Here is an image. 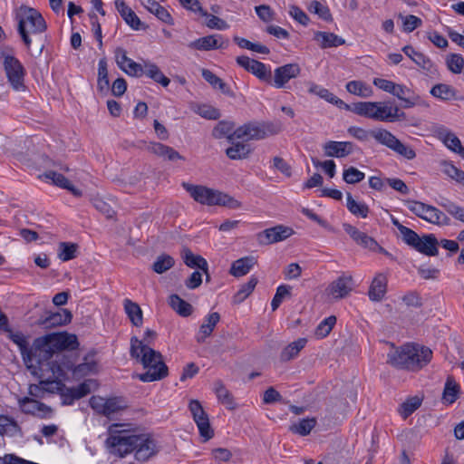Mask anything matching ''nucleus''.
Masks as SVG:
<instances>
[{"label":"nucleus","mask_w":464,"mask_h":464,"mask_svg":"<svg viewBox=\"0 0 464 464\" xmlns=\"http://www.w3.org/2000/svg\"><path fill=\"white\" fill-rule=\"evenodd\" d=\"M6 334L18 346L28 369L39 363L44 358L51 357L56 350H74L79 345L77 336L68 333L51 334L36 338L31 346L28 337L22 332H14L11 328H6Z\"/></svg>","instance_id":"obj_1"},{"label":"nucleus","mask_w":464,"mask_h":464,"mask_svg":"<svg viewBox=\"0 0 464 464\" xmlns=\"http://www.w3.org/2000/svg\"><path fill=\"white\" fill-rule=\"evenodd\" d=\"M17 31L31 56L38 58L45 46L43 34L47 25L42 14L34 8L20 6L15 13Z\"/></svg>","instance_id":"obj_2"},{"label":"nucleus","mask_w":464,"mask_h":464,"mask_svg":"<svg viewBox=\"0 0 464 464\" xmlns=\"http://www.w3.org/2000/svg\"><path fill=\"white\" fill-rule=\"evenodd\" d=\"M63 351H54L51 357L44 358L39 363L29 369L34 375L42 379L45 393H61L64 388L62 379L65 377L66 370L72 368V362Z\"/></svg>","instance_id":"obj_3"},{"label":"nucleus","mask_w":464,"mask_h":464,"mask_svg":"<svg viewBox=\"0 0 464 464\" xmlns=\"http://www.w3.org/2000/svg\"><path fill=\"white\" fill-rule=\"evenodd\" d=\"M130 353L147 370L138 375L141 382H151L161 380L168 375V367L162 360L161 353L150 348L136 336L130 339Z\"/></svg>","instance_id":"obj_4"},{"label":"nucleus","mask_w":464,"mask_h":464,"mask_svg":"<svg viewBox=\"0 0 464 464\" xmlns=\"http://www.w3.org/2000/svg\"><path fill=\"white\" fill-rule=\"evenodd\" d=\"M432 359V351L423 345L408 343L389 354V362L400 369L417 372Z\"/></svg>","instance_id":"obj_5"},{"label":"nucleus","mask_w":464,"mask_h":464,"mask_svg":"<svg viewBox=\"0 0 464 464\" xmlns=\"http://www.w3.org/2000/svg\"><path fill=\"white\" fill-rule=\"evenodd\" d=\"M182 187L197 202L208 206H224L236 209L241 207V203L227 194L209 188L202 185H193L183 182Z\"/></svg>","instance_id":"obj_6"},{"label":"nucleus","mask_w":464,"mask_h":464,"mask_svg":"<svg viewBox=\"0 0 464 464\" xmlns=\"http://www.w3.org/2000/svg\"><path fill=\"white\" fill-rule=\"evenodd\" d=\"M121 424L113 423L108 429L109 436L105 441L109 452L119 458H124L135 450L137 434L119 430Z\"/></svg>","instance_id":"obj_7"},{"label":"nucleus","mask_w":464,"mask_h":464,"mask_svg":"<svg viewBox=\"0 0 464 464\" xmlns=\"http://www.w3.org/2000/svg\"><path fill=\"white\" fill-rule=\"evenodd\" d=\"M282 130V123L279 121L262 123H246L229 136V140L236 139L263 140L269 136L276 135Z\"/></svg>","instance_id":"obj_8"},{"label":"nucleus","mask_w":464,"mask_h":464,"mask_svg":"<svg viewBox=\"0 0 464 464\" xmlns=\"http://www.w3.org/2000/svg\"><path fill=\"white\" fill-rule=\"evenodd\" d=\"M89 403L96 413L109 420H114L127 408V402L122 397L92 396Z\"/></svg>","instance_id":"obj_9"},{"label":"nucleus","mask_w":464,"mask_h":464,"mask_svg":"<svg viewBox=\"0 0 464 464\" xmlns=\"http://www.w3.org/2000/svg\"><path fill=\"white\" fill-rule=\"evenodd\" d=\"M407 208L417 217L438 226L450 225V218L439 208L414 200L406 201Z\"/></svg>","instance_id":"obj_10"},{"label":"nucleus","mask_w":464,"mask_h":464,"mask_svg":"<svg viewBox=\"0 0 464 464\" xmlns=\"http://www.w3.org/2000/svg\"><path fill=\"white\" fill-rule=\"evenodd\" d=\"M3 65L8 82L15 92H25V69L21 62L13 55H4Z\"/></svg>","instance_id":"obj_11"},{"label":"nucleus","mask_w":464,"mask_h":464,"mask_svg":"<svg viewBox=\"0 0 464 464\" xmlns=\"http://www.w3.org/2000/svg\"><path fill=\"white\" fill-rule=\"evenodd\" d=\"M404 242L425 256H436L439 254V241L434 234H425L420 237L413 231Z\"/></svg>","instance_id":"obj_12"},{"label":"nucleus","mask_w":464,"mask_h":464,"mask_svg":"<svg viewBox=\"0 0 464 464\" xmlns=\"http://www.w3.org/2000/svg\"><path fill=\"white\" fill-rule=\"evenodd\" d=\"M188 408L203 440L207 441L213 438L214 430L210 426L208 416L205 412L200 402L198 400H191L189 401Z\"/></svg>","instance_id":"obj_13"},{"label":"nucleus","mask_w":464,"mask_h":464,"mask_svg":"<svg viewBox=\"0 0 464 464\" xmlns=\"http://www.w3.org/2000/svg\"><path fill=\"white\" fill-rule=\"evenodd\" d=\"M135 443V459L139 461H146L155 456L159 451V445L150 434H137Z\"/></svg>","instance_id":"obj_14"},{"label":"nucleus","mask_w":464,"mask_h":464,"mask_svg":"<svg viewBox=\"0 0 464 464\" xmlns=\"http://www.w3.org/2000/svg\"><path fill=\"white\" fill-rule=\"evenodd\" d=\"M237 63L239 66L253 73L259 80L266 83H272L271 71L265 63L245 55L237 57Z\"/></svg>","instance_id":"obj_15"},{"label":"nucleus","mask_w":464,"mask_h":464,"mask_svg":"<svg viewBox=\"0 0 464 464\" xmlns=\"http://www.w3.org/2000/svg\"><path fill=\"white\" fill-rule=\"evenodd\" d=\"M294 234L291 227L278 225L265 229L256 235V239L260 245H270L283 241Z\"/></svg>","instance_id":"obj_16"},{"label":"nucleus","mask_w":464,"mask_h":464,"mask_svg":"<svg viewBox=\"0 0 464 464\" xmlns=\"http://www.w3.org/2000/svg\"><path fill=\"white\" fill-rule=\"evenodd\" d=\"M301 73V68L297 63H287L277 67L274 71L272 76V83L270 85L281 89L292 79L296 78Z\"/></svg>","instance_id":"obj_17"},{"label":"nucleus","mask_w":464,"mask_h":464,"mask_svg":"<svg viewBox=\"0 0 464 464\" xmlns=\"http://www.w3.org/2000/svg\"><path fill=\"white\" fill-rule=\"evenodd\" d=\"M115 59L117 65L128 75L132 77H140L143 75V65L129 58L123 48L119 47L116 49Z\"/></svg>","instance_id":"obj_18"},{"label":"nucleus","mask_w":464,"mask_h":464,"mask_svg":"<svg viewBox=\"0 0 464 464\" xmlns=\"http://www.w3.org/2000/svg\"><path fill=\"white\" fill-rule=\"evenodd\" d=\"M21 411L25 414H31L39 418L49 417L53 411L46 404L29 397L19 399Z\"/></svg>","instance_id":"obj_19"},{"label":"nucleus","mask_w":464,"mask_h":464,"mask_svg":"<svg viewBox=\"0 0 464 464\" xmlns=\"http://www.w3.org/2000/svg\"><path fill=\"white\" fill-rule=\"evenodd\" d=\"M72 314L68 309H60L55 313H46L44 316H41L37 324L44 328H52L62 326L69 324L72 321Z\"/></svg>","instance_id":"obj_20"},{"label":"nucleus","mask_w":464,"mask_h":464,"mask_svg":"<svg viewBox=\"0 0 464 464\" xmlns=\"http://www.w3.org/2000/svg\"><path fill=\"white\" fill-rule=\"evenodd\" d=\"M221 35H208L198 38L188 44L191 49L200 51H209L219 48H226L228 45V41H221Z\"/></svg>","instance_id":"obj_21"},{"label":"nucleus","mask_w":464,"mask_h":464,"mask_svg":"<svg viewBox=\"0 0 464 464\" xmlns=\"http://www.w3.org/2000/svg\"><path fill=\"white\" fill-rule=\"evenodd\" d=\"M354 150L353 143L350 141L330 140L324 145V155L327 157L344 158Z\"/></svg>","instance_id":"obj_22"},{"label":"nucleus","mask_w":464,"mask_h":464,"mask_svg":"<svg viewBox=\"0 0 464 464\" xmlns=\"http://www.w3.org/2000/svg\"><path fill=\"white\" fill-rule=\"evenodd\" d=\"M353 290L352 276H340L328 287V293L335 299L346 297Z\"/></svg>","instance_id":"obj_23"},{"label":"nucleus","mask_w":464,"mask_h":464,"mask_svg":"<svg viewBox=\"0 0 464 464\" xmlns=\"http://www.w3.org/2000/svg\"><path fill=\"white\" fill-rule=\"evenodd\" d=\"M148 151L169 161L184 160V157L181 156L173 148L167 146L160 142H150L147 147Z\"/></svg>","instance_id":"obj_24"},{"label":"nucleus","mask_w":464,"mask_h":464,"mask_svg":"<svg viewBox=\"0 0 464 464\" xmlns=\"http://www.w3.org/2000/svg\"><path fill=\"white\" fill-rule=\"evenodd\" d=\"M392 94L403 102L402 107L405 109L414 107L420 101V97L415 95L411 89L399 83H395L394 92Z\"/></svg>","instance_id":"obj_25"},{"label":"nucleus","mask_w":464,"mask_h":464,"mask_svg":"<svg viewBox=\"0 0 464 464\" xmlns=\"http://www.w3.org/2000/svg\"><path fill=\"white\" fill-rule=\"evenodd\" d=\"M387 291V277L383 274H378L373 280L369 288V297L372 301L379 302L381 301Z\"/></svg>","instance_id":"obj_26"},{"label":"nucleus","mask_w":464,"mask_h":464,"mask_svg":"<svg viewBox=\"0 0 464 464\" xmlns=\"http://www.w3.org/2000/svg\"><path fill=\"white\" fill-rule=\"evenodd\" d=\"M314 40L317 42L322 49L337 47L345 44V40L334 33L317 31L314 33Z\"/></svg>","instance_id":"obj_27"},{"label":"nucleus","mask_w":464,"mask_h":464,"mask_svg":"<svg viewBox=\"0 0 464 464\" xmlns=\"http://www.w3.org/2000/svg\"><path fill=\"white\" fill-rule=\"evenodd\" d=\"M181 257L187 266L191 267V268L198 267L200 270H202L205 274H208V262L201 256L195 255L189 248L185 247L181 251ZM207 276H208V275H207ZM207 278L208 279V276H207Z\"/></svg>","instance_id":"obj_28"},{"label":"nucleus","mask_w":464,"mask_h":464,"mask_svg":"<svg viewBox=\"0 0 464 464\" xmlns=\"http://www.w3.org/2000/svg\"><path fill=\"white\" fill-rule=\"evenodd\" d=\"M220 321V315L217 312H213L209 314L205 322L201 324L199 328L198 334L197 336L198 343H204L206 339L211 335L214 331L216 325Z\"/></svg>","instance_id":"obj_29"},{"label":"nucleus","mask_w":464,"mask_h":464,"mask_svg":"<svg viewBox=\"0 0 464 464\" xmlns=\"http://www.w3.org/2000/svg\"><path fill=\"white\" fill-rule=\"evenodd\" d=\"M115 7L123 20L131 28L138 30L140 25V20L137 14L125 4L123 0H115Z\"/></svg>","instance_id":"obj_30"},{"label":"nucleus","mask_w":464,"mask_h":464,"mask_svg":"<svg viewBox=\"0 0 464 464\" xmlns=\"http://www.w3.org/2000/svg\"><path fill=\"white\" fill-rule=\"evenodd\" d=\"M0 435L23 437V431L17 421L13 418L6 415H0Z\"/></svg>","instance_id":"obj_31"},{"label":"nucleus","mask_w":464,"mask_h":464,"mask_svg":"<svg viewBox=\"0 0 464 464\" xmlns=\"http://www.w3.org/2000/svg\"><path fill=\"white\" fill-rule=\"evenodd\" d=\"M256 264V257L252 256H245L234 261L229 272L232 276L240 277L246 275Z\"/></svg>","instance_id":"obj_32"},{"label":"nucleus","mask_w":464,"mask_h":464,"mask_svg":"<svg viewBox=\"0 0 464 464\" xmlns=\"http://www.w3.org/2000/svg\"><path fill=\"white\" fill-rule=\"evenodd\" d=\"M44 177H45V179L52 180L53 184L60 187L62 188L68 189L69 191H71L72 193V195H74L76 197L82 196V191L80 189L74 188L72 185V183L70 182V180L68 179H66L63 174L50 170V171H46L44 173Z\"/></svg>","instance_id":"obj_33"},{"label":"nucleus","mask_w":464,"mask_h":464,"mask_svg":"<svg viewBox=\"0 0 464 464\" xmlns=\"http://www.w3.org/2000/svg\"><path fill=\"white\" fill-rule=\"evenodd\" d=\"M123 306L131 324L136 327L141 326L143 324V314L140 305L130 299H125L123 301Z\"/></svg>","instance_id":"obj_34"},{"label":"nucleus","mask_w":464,"mask_h":464,"mask_svg":"<svg viewBox=\"0 0 464 464\" xmlns=\"http://www.w3.org/2000/svg\"><path fill=\"white\" fill-rule=\"evenodd\" d=\"M201 74L204 80L208 82L213 88H218L224 94H227L230 97L234 96L233 92L227 85V83L221 78L213 73L211 71L208 69H202Z\"/></svg>","instance_id":"obj_35"},{"label":"nucleus","mask_w":464,"mask_h":464,"mask_svg":"<svg viewBox=\"0 0 464 464\" xmlns=\"http://www.w3.org/2000/svg\"><path fill=\"white\" fill-rule=\"evenodd\" d=\"M141 4L162 22L169 24H172L170 14L155 0H141Z\"/></svg>","instance_id":"obj_36"},{"label":"nucleus","mask_w":464,"mask_h":464,"mask_svg":"<svg viewBox=\"0 0 464 464\" xmlns=\"http://www.w3.org/2000/svg\"><path fill=\"white\" fill-rule=\"evenodd\" d=\"M308 91L310 93L316 94L330 103L335 104L340 108L344 106L346 109H349V105L345 104L341 99H339L334 93L330 92L327 89L322 88L315 83H310Z\"/></svg>","instance_id":"obj_37"},{"label":"nucleus","mask_w":464,"mask_h":464,"mask_svg":"<svg viewBox=\"0 0 464 464\" xmlns=\"http://www.w3.org/2000/svg\"><path fill=\"white\" fill-rule=\"evenodd\" d=\"M169 304L177 314L183 317L189 316L193 312L192 305L178 295H171L169 296Z\"/></svg>","instance_id":"obj_38"},{"label":"nucleus","mask_w":464,"mask_h":464,"mask_svg":"<svg viewBox=\"0 0 464 464\" xmlns=\"http://www.w3.org/2000/svg\"><path fill=\"white\" fill-rule=\"evenodd\" d=\"M307 340L305 338H299L285 346L280 354V359L283 362H287L298 355L300 351L305 346Z\"/></svg>","instance_id":"obj_39"},{"label":"nucleus","mask_w":464,"mask_h":464,"mask_svg":"<svg viewBox=\"0 0 464 464\" xmlns=\"http://www.w3.org/2000/svg\"><path fill=\"white\" fill-rule=\"evenodd\" d=\"M372 137L382 145H384L392 150L400 141V140H398L392 132L385 129L372 130Z\"/></svg>","instance_id":"obj_40"},{"label":"nucleus","mask_w":464,"mask_h":464,"mask_svg":"<svg viewBox=\"0 0 464 464\" xmlns=\"http://www.w3.org/2000/svg\"><path fill=\"white\" fill-rule=\"evenodd\" d=\"M250 152V146L242 142H232V145L226 150V154L230 160L246 159Z\"/></svg>","instance_id":"obj_41"},{"label":"nucleus","mask_w":464,"mask_h":464,"mask_svg":"<svg viewBox=\"0 0 464 464\" xmlns=\"http://www.w3.org/2000/svg\"><path fill=\"white\" fill-rule=\"evenodd\" d=\"M348 92L362 98L372 97L373 91L370 85L362 81H351L346 84Z\"/></svg>","instance_id":"obj_42"},{"label":"nucleus","mask_w":464,"mask_h":464,"mask_svg":"<svg viewBox=\"0 0 464 464\" xmlns=\"http://www.w3.org/2000/svg\"><path fill=\"white\" fill-rule=\"evenodd\" d=\"M443 143L452 151L461 154L463 148L459 139L451 131L443 129L439 132Z\"/></svg>","instance_id":"obj_43"},{"label":"nucleus","mask_w":464,"mask_h":464,"mask_svg":"<svg viewBox=\"0 0 464 464\" xmlns=\"http://www.w3.org/2000/svg\"><path fill=\"white\" fill-rule=\"evenodd\" d=\"M456 90L450 85L438 83L430 90V94L442 101H450L456 99Z\"/></svg>","instance_id":"obj_44"},{"label":"nucleus","mask_w":464,"mask_h":464,"mask_svg":"<svg viewBox=\"0 0 464 464\" xmlns=\"http://www.w3.org/2000/svg\"><path fill=\"white\" fill-rule=\"evenodd\" d=\"M376 102H359L353 104L352 111L357 115L374 120Z\"/></svg>","instance_id":"obj_45"},{"label":"nucleus","mask_w":464,"mask_h":464,"mask_svg":"<svg viewBox=\"0 0 464 464\" xmlns=\"http://www.w3.org/2000/svg\"><path fill=\"white\" fill-rule=\"evenodd\" d=\"M215 392L218 401L225 405L227 409H235V402L232 394L226 389L221 381L215 382Z\"/></svg>","instance_id":"obj_46"},{"label":"nucleus","mask_w":464,"mask_h":464,"mask_svg":"<svg viewBox=\"0 0 464 464\" xmlns=\"http://www.w3.org/2000/svg\"><path fill=\"white\" fill-rule=\"evenodd\" d=\"M346 199V207L353 215L362 218H367L369 214V208L366 204L357 202L355 199H353L351 193H347Z\"/></svg>","instance_id":"obj_47"},{"label":"nucleus","mask_w":464,"mask_h":464,"mask_svg":"<svg viewBox=\"0 0 464 464\" xmlns=\"http://www.w3.org/2000/svg\"><path fill=\"white\" fill-rule=\"evenodd\" d=\"M110 82L108 77L107 62L105 58L100 59L98 63V80L97 88L100 92H104L109 89Z\"/></svg>","instance_id":"obj_48"},{"label":"nucleus","mask_w":464,"mask_h":464,"mask_svg":"<svg viewBox=\"0 0 464 464\" xmlns=\"http://www.w3.org/2000/svg\"><path fill=\"white\" fill-rule=\"evenodd\" d=\"M459 391V386L456 383L451 376H449L447 378L443 391V400L449 404L455 402V401L458 399Z\"/></svg>","instance_id":"obj_49"},{"label":"nucleus","mask_w":464,"mask_h":464,"mask_svg":"<svg viewBox=\"0 0 464 464\" xmlns=\"http://www.w3.org/2000/svg\"><path fill=\"white\" fill-rule=\"evenodd\" d=\"M97 364L93 360L88 361L87 358L84 359V362L74 366L72 362V368L70 370L73 372V375L78 378L84 377L90 373L96 372Z\"/></svg>","instance_id":"obj_50"},{"label":"nucleus","mask_w":464,"mask_h":464,"mask_svg":"<svg viewBox=\"0 0 464 464\" xmlns=\"http://www.w3.org/2000/svg\"><path fill=\"white\" fill-rule=\"evenodd\" d=\"M422 399L419 396H413L408 398L401 405L399 410L400 414L403 419H407L411 415L420 405Z\"/></svg>","instance_id":"obj_51"},{"label":"nucleus","mask_w":464,"mask_h":464,"mask_svg":"<svg viewBox=\"0 0 464 464\" xmlns=\"http://www.w3.org/2000/svg\"><path fill=\"white\" fill-rule=\"evenodd\" d=\"M257 284L256 277H251L247 283L242 285L239 290L235 294L233 302L235 304L242 303L255 289Z\"/></svg>","instance_id":"obj_52"},{"label":"nucleus","mask_w":464,"mask_h":464,"mask_svg":"<svg viewBox=\"0 0 464 464\" xmlns=\"http://www.w3.org/2000/svg\"><path fill=\"white\" fill-rule=\"evenodd\" d=\"M175 264V260L169 255H160L152 265V269L157 274H163L170 269Z\"/></svg>","instance_id":"obj_53"},{"label":"nucleus","mask_w":464,"mask_h":464,"mask_svg":"<svg viewBox=\"0 0 464 464\" xmlns=\"http://www.w3.org/2000/svg\"><path fill=\"white\" fill-rule=\"evenodd\" d=\"M78 246L74 243L61 242L58 247V257L63 261H69L76 256Z\"/></svg>","instance_id":"obj_54"},{"label":"nucleus","mask_w":464,"mask_h":464,"mask_svg":"<svg viewBox=\"0 0 464 464\" xmlns=\"http://www.w3.org/2000/svg\"><path fill=\"white\" fill-rule=\"evenodd\" d=\"M314 419H303L298 423L290 426V430L301 436L308 435L315 426Z\"/></svg>","instance_id":"obj_55"},{"label":"nucleus","mask_w":464,"mask_h":464,"mask_svg":"<svg viewBox=\"0 0 464 464\" xmlns=\"http://www.w3.org/2000/svg\"><path fill=\"white\" fill-rule=\"evenodd\" d=\"M446 64L451 72L459 74L464 68V58L459 53H450L446 57Z\"/></svg>","instance_id":"obj_56"},{"label":"nucleus","mask_w":464,"mask_h":464,"mask_svg":"<svg viewBox=\"0 0 464 464\" xmlns=\"http://www.w3.org/2000/svg\"><path fill=\"white\" fill-rule=\"evenodd\" d=\"M440 166L441 171L445 175L461 184L462 179H464L463 171L461 169L455 167L451 162L446 160L441 161Z\"/></svg>","instance_id":"obj_57"},{"label":"nucleus","mask_w":464,"mask_h":464,"mask_svg":"<svg viewBox=\"0 0 464 464\" xmlns=\"http://www.w3.org/2000/svg\"><path fill=\"white\" fill-rule=\"evenodd\" d=\"M336 323V317L331 315L324 320H323L315 329V335L318 338H324L327 336L332 331L333 327Z\"/></svg>","instance_id":"obj_58"},{"label":"nucleus","mask_w":464,"mask_h":464,"mask_svg":"<svg viewBox=\"0 0 464 464\" xmlns=\"http://www.w3.org/2000/svg\"><path fill=\"white\" fill-rule=\"evenodd\" d=\"M392 105L386 102H376L374 121L389 122Z\"/></svg>","instance_id":"obj_59"},{"label":"nucleus","mask_w":464,"mask_h":464,"mask_svg":"<svg viewBox=\"0 0 464 464\" xmlns=\"http://www.w3.org/2000/svg\"><path fill=\"white\" fill-rule=\"evenodd\" d=\"M291 286L286 285H281L277 287L276 295L271 302V307L273 311H276L283 300L291 295Z\"/></svg>","instance_id":"obj_60"},{"label":"nucleus","mask_w":464,"mask_h":464,"mask_svg":"<svg viewBox=\"0 0 464 464\" xmlns=\"http://www.w3.org/2000/svg\"><path fill=\"white\" fill-rule=\"evenodd\" d=\"M365 174L354 167H349L343 170V179L348 184H356L362 181Z\"/></svg>","instance_id":"obj_61"},{"label":"nucleus","mask_w":464,"mask_h":464,"mask_svg":"<svg viewBox=\"0 0 464 464\" xmlns=\"http://www.w3.org/2000/svg\"><path fill=\"white\" fill-rule=\"evenodd\" d=\"M442 208L455 219L464 223V208L452 201L443 203Z\"/></svg>","instance_id":"obj_62"},{"label":"nucleus","mask_w":464,"mask_h":464,"mask_svg":"<svg viewBox=\"0 0 464 464\" xmlns=\"http://www.w3.org/2000/svg\"><path fill=\"white\" fill-rule=\"evenodd\" d=\"M309 11L318 14L322 19L329 21L332 19L330 10L327 6L318 1H312L308 7Z\"/></svg>","instance_id":"obj_63"},{"label":"nucleus","mask_w":464,"mask_h":464,"mask_svg":"<svg viewBox=\"0 0 464 464\" xmlns=\"http://www.w3.org/2000/svg\"><path fill=\"white\" fill-rule=\"evenodd\" d=\"M399 17L402 20L403 30L407 33L412 32L416 28L420 27L422 24L421 19L413 14H409L405 16L400 14Z\"/></svg>","instance_id":"obj_64"}]
</instances>
